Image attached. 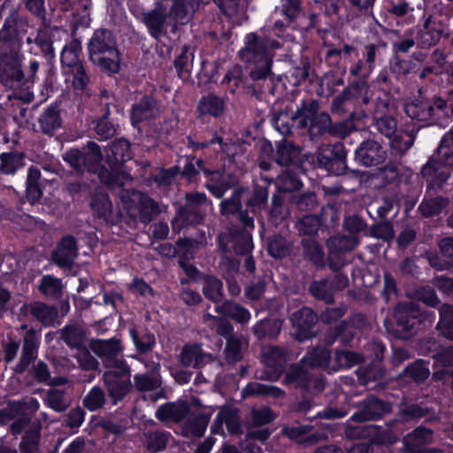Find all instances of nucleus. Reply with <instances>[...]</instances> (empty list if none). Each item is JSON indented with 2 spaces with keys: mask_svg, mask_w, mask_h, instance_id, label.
Listing matches in <instances>:
<instances>
[{
  "mask_svg": "<svg viewBox=\"0 0 453 453\" xmlns=\"http://www.w3.org/2000/svg\"><path fill=\"white\" fill-rule=\"evenodd\" d=\"M323 225L321 215L306 214L297 220L296 226L300 235L312 236L317 234Z\"/></svg>",
  "mask_w": 453,
  "mask_h": 453,
  "instance_id": "680f3d73",
  "label": "nucleus"
},
{
  "mask_svg": "<svg viewBox=\"0 0 453 453\" xmlns=\"http://www.w3.org/2000/svg\"><path fill=\"white\" fill-rule=\"evenodd\" d=\"M346 239L344 237H330L326 245L329 250L327 256L328 267L333 272H338L344 265L342 255L348 250L346 247Z\"/></svg>",
  "mask_w": 453,
  "mask_h": 453,
  "instance_id": "72a5a7b5",
  "label": "nucleus"
},
{
  "mask_svg": "<svg viewBox=\"0 0 453 453\" xmlns=\"http://www.w3.org/2000/svg\"><path fill=\"white\" fill-rule=\"evenodd\" d=\"M303 119L301 129L308 128L311 139L329 134L332 119L327 112L318 113L319 103L317 100L310 99L302 102Z\"/></svg>",
  "mask_w": 453,
  "mask_h": 453,
  "instance_id": "9d476101",
  "label": "nucleus"
},
{
  "mask_svg": "<svg viewBox=\"0 0 453 453\" xmlns=\"http://www.w3.org/2000/svg\"><path fill=\"white\" fill-rule=\"evenodd\" d=\"M82 403L89 411H96L106 403V393L99 386H94L84 396Z\"/></svg>",
  "mask_w": 453,
  "mask_h": 453,
  "instance_id": "774afa93",
  "label": "nucleus"
},
{
  "mask_svg": "<svg viewBox=\"0 0 453 453\" xmlns=\"http://www.w3.org/2000/svg\"><path fill=\"white\" fill-rule=\"evenodd\" d=\"M78 256L76 238L72 234L63 236L50 253V260L62 269H71Z\"/></svg>",
  "mask_w": 453,
  "mask_h": 453,
  "instance_id": "aec40b11",
  "label": "nucleus"
},
{
  "mask_svg": "<svg viewBox=\"0 0 453 453\" xmlns=\"http://www.w3.org/2000/svg\"><path fill=\"white\" fill-rule=\"evenodd\" d=\"M282 384L304 392L310 391L311 388H315L319 391L323 389L320 381L314 380L313 375L307 370V366L301 363V360L291 364L287 368Z\"/></svg>",
  "mask_w": 453,
  "mask_h": 453,
  "instance_id": "dca6fc26",
  "label": "nucleus"
},
{
  "mask_svg": "<svg viewBox=\"0 0 453 453\" xmlns=\"http://www.w3.org/2000/svg\"><path fill=\"white\" fill-rule=\"evenodd\" d=\"M60 105L57 102L44 108L38 118V123L42 132L48 135H53L62 126Z\"/></svg>",
  "mask_w": 453,
  "mask_h": 453,
  "instance_id": "cd10ccee",
  "label": "nucleus"
},
{
  "mask_svg": "<svg viewBox=\"0 0 453 453\" xmlns=\"http://www.w3.org/2000/svg\"><path fill=\"white\" fill-rule=\"evenodd\" d=\"M416 135L412 132L396 131L389 140L391 154L397 157L403 156L413 145Z\"/></svg>",
  "mask_w": 453,
  "mask_h": 453,
  "instance_id": "a19ab883",
  "label": "nucleus"
},
{
  "mask_svg": "<svg viewBox=\"0 0 453 453\" xmlns=\"http://www.w3.org/2000/svg\"><path fill=\"white\" fill-rule=\"evenodd\" d=\"M393 411L392 404L387 400H382L374 395H369L358 403L349 420L358 423L379 420Z\"/></svg>",
  "mask_w": 453,
  "mask_h": 453,
  "instance_id": "ddd939ff",
  "label": "nucleus"
},
{
  "mask_svg": "<svg viewBox=\"0 0 453 453\" xmlns=\"http://www.w3.org/2000/svg\"><path fill=\"white\" fill-rule=\"evenodd\" d=\"M301 245L304 259L311 262L316 268H323L325 266V253L322 246L317 241L303 239Z\"/></svg>",
  "mask_w": 453,
  "mask_h": 453,
  "instance_id": "c03bdc74",
  "label": "nucleus"
},
{
  "mask_svg": "<svg viewBox=\"0 0 453 453\" xmlns=\"http://www.w3.org/2000/svg\"><path fill=\"white\" fill-rule=\"evenodd\" d=\"M436 329L444 338L453 341V304L443 303L439 309Z\"/></svg>",
  "mask_w": 453,
  "mask_h": 453,
  "instance_id": "6e6d98bb",
  "label": "nucleus"
},
{
  "mask_svg": "<svg viewBox=\"0 0 453 453\" xmlns=\"http://www.w3.org/2000/svg\"><path fill=\"white\" fill-rule=\"evenodd\" d=\"M201 172L203 173L204 178L213 179L215 176H219V171L206 168L205 163L202 158H196L195 156H186L185 164L180 172L181 176L188 182H196Z\"/></svg>",
  "mask_w": 453,
  "mask_h": 453,
  "instance_id": "bb28decb",
  "label": "nucleus"
},
{
  "mask_svg": "<svg viewBox=\"0 0 453 453\" xmlns=\"http://www.w3.org/2000/svg\"><path fill=\"white\" fill-rule=\"evenodd\" d=\"M299 153L300 149L294 142L281 141L277 144L275 163L280 166L295 165Z\"/></svg>",
  "mask_w": 453,
  "mask_h": 453,
  "instance_id": "a18cd8bd",
  "label": "nucleus"
},
{
  "mask_svg": "<svg viewBox=\"0 0 453 453\" xmlns=\"http://www.w3.org/2000/svg\"><path fill=\"white\" fill-rule=\"evenodd\" d=\"M435 319L434 311L423 310L413 302H400L393 313L384 320L388 334L399 340H408L418 331L430 326Z\"/></svg>",
  "mask_w": 453,
  "mask_h": 453,
  "instance_id": "f257e3e1",
  "label": "nucleus"
},
{
  "mask_svg": "<svg viewBox=\"0 0 453 453\" xmlns=\"http://www.w3.org/2000/svg\"><path fill=\"white\" fill-rule=\"evenodd\" d=\"M207 196L203 192L187 193L185 204L179 207L171 221L173 231L180 233L188 226H196L203 222Z\"/></svg>",
  "mask_w": 453,
  "mask_h": 453,
  "instance_id": "39448f33",
  "label": "nucleus"
},
{
  "mask_svg": "<svg viewBox=\"0 0 453 453\" xmlns=\"http://www.w3.org/2000/svg\"><path fill=\"white\" fill-rule=\"evenodd\" d=\"M66 76V80L71 81L74 91L83 93L90 81V78L87 73L84 64L78 65L72 69H66L63 73Z\"/></svg>",
  "mask_w": 453,
  "mask_h": 453,
  "instance_id": "13d9d810",
  "label": "nucleus"
},
{
  "mask_svg": "<svg viewBox=\"0 0 453 453\" xmlns=\"http://www.w3.org/2000/svg\"><path fill=\"white\" fill-rule=\"evenodd\" d=\"M226 110L225 98L215 93L202 96L196 104V112L201 119L211 117L219 119L225 115Z\"/></svg>",
  "mask_w": 453,
  "mask_h": 453,
  "instance_id": "b1692460",
  "label": "nucleus"
},
{
  "mask_svg": "<svg viewBox=\"0 0 453 453\" xmlns=\"http://www.w3.org/2000/svg\"><path fill=\"white\" fill-rule=\"evenodd\" d=\"M216 312L241 324H245L250 319V312L247 308L230 300H225L217 306Z\"/></svg>",
  "mask_w": 453,
  "mask_h": 453,
  "instance_id": "79ce46f5",
  "label": "nucleus"
},
{
  "mask_svg": "<svg viewBox=\"0 0 453 453\" xmlns=\"http://www.w3.org/2000/svg\"><path fill=\"white\" fill-rule=\"evenodd\" d=\"M81 50V42L79 39H73L64 46L60 54V62L63 72L66 71V69H72L78 65L83 64L80 59Z\"/></svg>",
  "mask_w": 453,
  "mask_h": 453,
  "instance_id": "e433bc0d",
  "label": "nucleus"
},
{
  "mask_svg": "<svg viewBox=\"0 0 453 453\" xmlns=\"http://www.w3.org/2000/svg\"><path fill=\"white\" fill-rule=\"evenodd\" d=\"M273 63V58L263 60L260 64L254 65V68L250 72V79L260 87L262 93L274 95L278 83L282 81L280 75L275 76L272 72Z\"/></svg>",
  "mask_w": 453,
  "mask_h": 453,
  "instance_id": "412c9836",
  "label": "nucleus"
},
{
  "mask_svg": "<svg viewBox=\"0 0 453 453\" xmlns=\"http://www.w3.org/2000/svg\"><path fill=\"white\" fill-rule=\"evenodd\" d=\"M302 104L294 111L292 105H286L284 108L275 111L271 118V124L282 135H289L296 127L301 129L300 120L303 119Z\"/></svg>",
  "mask_w": 453,
  "mask_h": 453,
  "instance_id": "6ab92c4d",
  "label": "nucleus"
},
{
  "mask_svg": "<svg viewBox=\"0 0 453 453\" xmlns=\"http://www.w3.org/2000/svg\"><path fill=\"white\" fill-rule=\"evenodd\" d=\"M188 412V406L187 403L176 404L169 402L160 405L156 411L155 416L161 422H180L185 418Z\"/></svg>",
  "mask_w": 453,
  "mask_h": 453,
  "instance_id": "c9c22d12",
  "label": "nucleus"
},
{
  "mask_svg": "<svg viewBox=\"0 0 453 453\" xmlns=\"http://www.w3.org/2000/svg\"><path fill=\"white\" fill-rule=\"evenodd\" d=\"M248 192V188L244 186L236 187L231 196L223 199L219 204V211L223 216L234 215L242 208V196Z\"/></svg>",
  "mask_w": 453,
  "mask_h": 453,
  "instance_id": "5fc2aeb1",
  "label": "nucleus"
},
{
  "mask_svg": "<svg viewBox=\"0 0 453 453\" xmlns=\"http://www.w3.org/2000/svg\"><path fill=\"white\" fill-rule=\"evenodd\" d=\"M245 202V205L249 208L250 211L254 214H260L268 207L269 191L265 186L255 184Z\"/></svg>",
  "mask_w": 453,
  "mask_h": 453,
  "instance_id": "f704fd0d",
  "label": "nucleus"
},
{
  "mask_svg": "<svg viewBox=\"0 0 453 453\" xmlns=\"http://www.w3.org/2000/svg\"><path fill=\"white\" fill-rule=\"evenodd\" d=\"M27 309H29L30 314L44 326H52L58 317V310L56 306L48 305L42 302L25 303L20 311Z\"/></svg>",
  "mask_w": 453,
  "mask_h": 453,
  "instance_id": "c85d7f7f",
  "label": "nucleus"
},
{
  "mask_svg": "<svg viewBox=\"0 0 453 453\" xmlns=\"http://www.w3.org/2000/svg\"><path fill=\"white\" fill-rule=\"evenodd\" d=\"M385 10L388 16L394 19L397 25H410L414 22L415 8L408 0H388Z\"/></svg>",
  "mask_w": 453,
  "mask_h": 453,
  "instance_id": "a878e982",
  "label": "nucleus"
},
{
  "mask_svg": "<svg viewBox=\"0 0 453 453\" xmlns=\"http://www.w3.org/2000/svg\"><path fill=\"white\" fill-rule=\"evenodd\" d=\"M166 12H164L160 5L144 15L143 22L151 37L158 40L162 35H166Z\"/></svg>",
  "mask_w": 453,
  "mask_h": 453,
  "instance_id": "473e14b6",
  "label": "nucleus"
},
{
  "mask_svg": "<svg viewBox=\"0 0 453 453\" xmlns=\"http://www.w3.org/2000/svg\"><path fill=\"white\" fill-rule=\"evenodd\" d=\"M27 324L21 325V330H27L23 336V344L21 355L18 364L13 367V372L16 374H22L27 371L32 363L35 361L38 357V349L40 347V335L37 331L30 327L27 329Z\"/></svg>",
  "mask_w": 453,
  "mask_h": 453,
  "instance_id": "f3484780",
  "label": "nucleus"
},
{
  "mask_svg": "<svg viewBox=\"0 0 453 453\" xmlns=\"http://www.w3.org/2000/svg\"><path fill=\"white\" fill-rule=\"evenodd\" d=\"M267 216L268 223L278 226L283 223L288 215V211L284 204V198L279 194L272 196L271 207L264 211Z\"/></svg>",
  "mask_w": 453,
  "mask_h": 453,
  "instance_id": "09e8293b",
  "label": "nucleus"
},
{
  "mask_svg": "<svg viewBox=\"0 0 453 453\" xmlns=\"http://www.w3.org/2000/svg\"><path fill=\"white\" fill-rule=\"evenodd\" d=\"M137 210L139 220L142 224L150 223L161 212L157 203L146 194L140 195Z\"/></svg>",
  "mask_w": 453,
  "mask_h": 453,
  "instance_id": "49530a36",
  "label": "nucleus"
},
{
  "mask_svg": "<svg viewBox=\"0 0 453 453\" xmlns=\"http://www.w3.org/2000/svg\"><path fill=\"white\" fill-rule=\"evenodd\" d=\"M25 55L23 50H2L0 52V84L13 89L24 84Z\"/></svg>",
  "mask_w": 453,
  "mask_h": 453,
  "instance_id": "423d86ee",
  "label": "nucleus"
},
{
  "mask_svg": "<svg viewBox=\"0 0 453 453\" xmlns=\"http://www.w3.org/2000/svg\"><path fill=\"white\" fill-rule=\"evenodd\" d=\"M102 380L111 406L122 403L134 388L131 373L123 374L114 370H107L104 372Z\"/></svg>",
  "mask_w": 453,
  "mask_h": 453,
  "instance_id": "9b49d317",
  "label": "nucleus"
},
{
  "mask_svg": "<svg viewBox=\"0 0 453 453\" xmlns=\"http://www.w3.org/2000/svg\"><path fill=\"white\" fill-rule=\"evenodd\" d=\"M292 242L280 234H273L266 239V250L270 257L283 259L290 256Z\"/></svg>",
  "mask_w": 453,
  "mask_h": 453,
  "instance_id": "58836bf2",
  "label": "nucleus"
},
{
  "mask_svg": "<svg viewBox=\"0 0 453 453\" xmlns=\"http://www.w3.org/2000/svg\"><path fill=\"white\" fill-rule=\"evenodd\" d=\"M387 152L376 140L365 139L355 149L354 162L358 166L373 167L385 162Z\"/></svg>",
  "mask_w": 453,
  "mask_h": 453,
  "instance_id": "2eb2a0df",
  "label": "nucleus"
},
{
  "mask_svg": "<svg viewBox=\"0 0 453 453\" xmlns=\"http://www.w3.org/2000/svg\"><path fill=\"white\" fill-rule=\"evenodd\" d=\"M28 24L18 10L12 9L0 28L1 50H22Z\"/></svg>",
  "mask_w": 453,
  "mask_h": 453,
  "instance_id": "0eeeda50",
  "label": "nucleus"
},
{
  "mask_svg": "<svg viewBox=\"0 0 453 453\" xmlns=\"http://www.w3.org/2000/svg\"><path fill=\"white\" fill-rule=\"evenodd\" d=\"M343 85L344 74H340L334 71L326 73L320 81L321 92L326 96L334 95L339 90V88Z\"/></svg>",
  "mask_w": 453,
  "mask_h": 453,
  "instance_id": "69168bd1",
  "label": "nucleus"
},
{
  "mask_svg": "<svg viewBox=\"0 0 453 453\" xmlns=\"http://www.w3.org/2000/svg\"><path fill=\"white\" fill-rule=\"evenodd\" d=\"M287 371L285 359L281 357L279 348H272L266 355L265 369L259 376L261 380L278 381Z\"/></svg>",
  "mask_w": 453,
  "mask_h": 453,
  "instance_id": "393cba45",
  "label": "nucleus"
},
{
  "mask_svg": "<svg viewBox=\"0 0 453 453\" xmlns=\"http://www.w3.org/2000/svg\"><path fill=\"white\" fill-rule=\"evenodd\" d=\"M219 428H222L223 424L226 425L227 432L231 435H241L242 434V427L240 417L236 411L230 408H224L219 411Z\"/></svg>",
  "mask_w": 453,
  "mask_h": 453,
  "instance_id": "052dcab7",
  "label": "nucleus"
},
{
  "mask_svg": "<svg viewBox=\"0 0 453 453\" xmlns=\"http://www.w3.org/2000/svg\"><path fill=\"white\" fill-rule=\"evenodd\" d=\"M131 143L126 138L114 139L104 150V164L99 173V180L107 187L122 183L125 164L132 159Z\"/></svg>",
  "mask_w": 453,
  "mask_h": 453,
  "instance_id": "7ed1b4c3",
  "label": "nucleus"
},
{
  "mask_svg": "<svg viewBox=\"0 0 453 453\" xmlns=\"http://www.w3.org/2000/svg\"><path fill=\"white\" fill-rule=\"evenodd\" d=\"M244 44V47L238 51L242 62L257 65L263 60L273 58L268 51L265 40L256 33L247 34Z\"/></svg>",
  "mask_w": 453,
  "mask_h": 453,
  "instance_id": "a211bd4d",
  "label": "nucleus"
},
{
  "mask_svg": "<svg viewBox=\"0 0 453 453\" xmlns=\"http://www.w3.org/2000/svg\"><path fill=\"white\" fill-rule=\"evenodd\" d=\"M354 337V332L348 327L345 322L336 325L326 334V338L330 342H339L343 347L351 346Z\"/></svg>",
  "mask_w": 453,
  "mask_h": 453,
  "instance_id": "338daca9",
  "label": "nucleus"
},
{
  "mask_svg": "<svg viewBox=\"0 0 453 453\" xmlns=\"http://www.w3.org/2000/svg\"><path fill=\"white\" fill-rule=\"evenodd\" d=\"M157 101L151 94H145L131 105L129 119L134 128H139L144 121L157 116Z\"/></svg>",
  "mask_w": 453,
  "mask_h": 453,
  "instance_id": "4be33fe9",
  "label": "nucleus"
},
{
  "mask_svg": "<svg viewBox=\"0 0 453 453\" xmlns=\"http://www.w3.org/2000/svg\"><path fill=\"white\" fill-rule=\"evenodd\" d=\"M129 336L140 355L151 352L157 344L155 334L147 327L139 330L135 326L129 327Z\"/></svg>",
  "mask_w": 453,
  "mask_h": 453,
  "instance_id": "2f4dec72",
  "label": "nucleus"
},
{
  "mask_svg": "<svg viewBox=\"0 0 453 453\" xmlns=\"http://www.w3.org/2000/svg\"><path fill=\"white\" fill-rule=\"evenodd\" d=\"M331 359V351L325 347H315L302 358L301 363L310 368L326 367Z\"/></svg>",
  "mask_w": 453,
  "mask_h": 453,
  "instance_id": "864d4df0",
  "label": "nucleus"
},
{
  "mask_svg": "<svg viewBox=\"0 0 453 453\" xmlns=\"http://www.w3.org/2000/svg\"><path fill=\"white\" fill-rule=\"evenodd\" d=\"M348 150L342 142L324 144L316 154L318 168L325 170L332 175H346L349 168L347 165Z\"/></svg>",
  "mask_w": 453,
  "mask_h": 453,
  "instance_id": "6e6552de",
  "label": "nucleus"
},
{
  "mask_svg": "<svg viewBox=\"0 0 453 453\" xmlns=\"http://www.w3.org/2000/svg\"><path fill=\"white\" fill-rule=\"evenodd\" d=\"M203 294L211 302L218 303L225 296L223 282L214 275L206 274L203 277Z\"/></svg>",
  "mask_w": 453,
  "mask_h": 453,
  "instance_id": "4d7b16f0",
  "label": "nucleus"
},
{
  "mask_svg": "<svg viewBox=\"0 0 453 453\" xmlns=\"http://www.w3.org/2000/svg\"><path fill=\"white\" fill-rule=\"evenodd\" d=\"M61 340L71 349L85 348L86 333L76 324L65 325L60 332Z\"/></svg>",
  "mask_w": 453,
  "mask_h": 453,
  "instance_id": "ea45409f",
  "label": "nucleus"
},
{
  "mask_svg": "<svg viewBox=\"0 0 453 453\" xmlns=\"http://www.w3.org/2000/svg\"><path fill=\"white\" fill-rule=\"evenodd\" d=\"M453 170L435 153L421 168V177L427 191L441 189L451 176Z\"/></svg>",
  "mask_w": 453,
  "mask_h": 453,
  "instance_id": "f8f14e48",
  "label": "nucleus"
},
{
  "mask_svg": "<svg viewBox=\"0 0 453 453\" xmlns=\"http://www.w3.org/2000/svg\"><path fill=\"white\" fill-rule=\"evenodd\" d=\"M388 44L379 39L375 42L367 43L362 50V60L365 63L368 73H372L376 66V60L386 52Z\"/></svg>",
  "mask_w": 453,
  "mask_h": 453,
  "instance_id": "603ef678",
  "label": "nucleus"
},
{
  "mask_svg": "<svg viewBox=\"0 0 453 453\" xmlns=\"http://www.w3.org/2000/svg\"><path fill=\"white\" fill-rule=\"evenodd\" d=\"M93 129L98 139L104 141L112 138L119 128V124L111 119L109 104H105L102 109V114L93 120Z\"/></svg>",
  "mask_w": 453,
  "mask_h": 453,
  "instance_id": "c756f323",
  "label": "nucleus"
},
{
  "mask_svg": "<svg viewBox=\"0 0 453 453\" xmlns=\"http://www.w3.org/2000/svg\"><path fill=\"white\" fill-rule=\"evenodd\" d=\"M293 336L299 342L311 340L316 336V326L319 321L317 313L310 307L303 306L290 316Z\"/></svg>",
  "mask_w": 453,
  "mask_h": 453,
  "instance_id": "4468645a",
  "label": "nucleus"
},
{
  "mask_svg": "<svg viewBox=\"0 0 453 453\" xmlns=\"http://www.w3.org/2000/svg\"><path fill=\"white\" fill-rule=\"evenodd\" d=\"M449 198L441 196L423 200L418 207V212L424 218H431L440 215L449 205Z\"/></svg>",
  "mask_w": 453,
  "mask_h": 453,
  "instance_id": "bf43d9fd",
  "label": "nucleus"
},
{
  "mask_svg": "<svg viewBox=\"0 0 453 453\" xmlns=\"http://www.w3.org/2000/svg\"><path fill=\"white\" fill-rule=\"evenodd\" d=\"M160 6L166 12L167 18L184 23L188 9L186 0H163Z\"/></svg>",
  "mask_w": 453,
  "mask_h": 453,
  "instance_id": "e2e57ef3",
  "label": "nucleus"
},
{
  "mask_svg": "<svg viewBox=\"0 0 453 453\" xmlns=\"http://www.w3.org/2000/svg\"><path fill=\"white\" fill-rule=\"evenodd\" d=\"M39 290L47 297L59 299L63 295L62 280L53 275H44L41 279Z\"/></svg>",
  "mask_w": 453,
  "mask_h": 453,
  "instance_id": "0e129e2a",
  "label": "nucleus"
},
{
  "mask_svg": "<svg viewBox=\"0 0 453 453\" xmlns=\"http://www.w3.org/2000/svg\"><path fill=\"white\" fill-rule=\"evenodd\" d=\"M42 196L41 170L35 165H31L27 170L26 180V198L30 204H35L40 202Z\"/></svg>",
  "mask_w": 453,
  "mask_h": 453,
  "instance_id": "7c9ffc66",
  "label": "nucleus"
},
{
  "mask_svg": "<svg viewBox=\"0 0 453 453\" xmlns=\"http://www.w3.org/2000/svg\"><path fill=\"white\" fill-rule=\"evenodd\" d=\"M369 90L367 80L349 78L346 87L333 99L331 112L338 116L356 115L357 108L368 104Z\"/></svg>",
  "mask_w": 453,
  "mask_h": 453,
  "instance_id": "20e7f679",
  "label": "nucleus"
},
{
  "mask_svg": "<svg viewBox=\"0 0 453 453\" xmlns=\"http://www.w3.org/2000/svg\"><path fill=\"white\" fill-rule=\"evenodd\" d=\"M243 396H262L273 399L283 398L285 391L273 385H267L259 382H249L242 390Z\"/></svg>",
  "mask_w": 453,
  "mask_h": 453,
  "instance_id": "4c0bfd02",
  "label": "nucleus"
},
{
  "mask_svg": "<svg viewBox=\"0 0 453 453\" xmlns=\"http://www.w3.org/2000/svg\"><path fill=\"white\" fill-rule=\"evenodd\" d=\"M25 153L19 151L2 152L0 154V172L5 175H13L25 166Z\"/></svg>",
  "mask_w": 453,
  "mask_h": 453,
  "instance_id": "37998d69",
  "label": "nucleus"
},
{
  "mask_svg": "<svg viewBox=\"0 0 453 453\" xmlns=\"http://www.w3.org/2000/svg\"><path fill=\"white\" fill-rule=\"evenodd\" d=\"M90 207L93 215L99 219L109 222L112 215V203L107 194H96L91 197Z\"/></svg>",
  "mask_w": 453,
  "mask_h": 453,
  "instance_id": "3c124183",
  "label": "nucleus"
},
{
  "mask_svg": "<svg viewBox=\"0 0 453 453\" xmlns=\"http://www.w3.org/2000/svg\"><path fill=\"white\" fill-rule=\"evenodd\" d=\"M416 41L419 48L430 49L440 42L443 33V24L434 15H428L421 27H417Z\"/></svg>",
  "mask_w": 453,
  "mask_h": 453,
  "instance_id": "5701e85b",
  "label": "nucleus"
},
{
  "mask_svg": "<svg viewBox=\"0 0 453 453\" xmlns=\"http://www.w3.org/2000/svg\"><path fill=\"white\" fill-rule=\"evenodd\" d=\"M447 110L448 103L441 96L415 99L404 105L406 115L418 122L435 120L437 117L448 115Z\"/></svg>",
  "mask_w": 453,
  "mask_h": 453,
  "instance_id": "1a4fd4ad",
  "label": "nucleus"
},
{
  "mask_svg": "<svg viewBox=\"0 0 453 453\" xmlns=\"http://www.w3.org/2000/svg\"><path fill=\"white\" fill-rule=\"evenodd\" d=\"M430 375L429 362L418 358L406 365L402 376L411 380L417 384L424 383Z\"/></svg>",
  "mask_w": 453,
  "mask_h": 453,
  "instance_id": "de8ad7c7",
  "label": "nucleus"
},
{
  "mask_svg": "<svg viewBox=\"0 0 453 453\" xmlns=\"http://www.w3.org/2000/svg\"><path fill=\"white\" fill-rule=\"evenodd\" d=\"M308 292L314 299L322 301L326 304H331L334 302V293L326 277L320 280H313L309 285Z\"/></svg>",
  "mask_w": 453,
  "mask_h": 453,
  "instance_id": "8fccbe9b",
  "label": "nucleus"
},
{
  "mask_svg": "<svg viewBox=\"0 0 453 453\" xmlns=\"http://www.w3.org/2000/svg\"><path fill=\"white\" fill-rule=\"evenodd\" d=\"M89 59L102 73L113 76L120 72L121 53L114 33L107 28L94 31L88 43Z\"/></svg>",
  "mask_w": 453,
  "mask_h": 453,
  "instance_id": "f03ea898",
  "label": "nucleus"
}]
</instances>
